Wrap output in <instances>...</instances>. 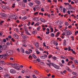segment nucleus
<instances>
[{
  "mask_svg": "<svg viewBox=\"0 0 78 78\" xmlns=\"http://www.w3.org/2000/svg\"><path fill=\"white\" fill-rule=\"evenodd\" d=\"M14 52L12 50H9L6 51V53L8 56H11L13 55Z\"/></svg>",
  "mask_w": 78,
  "mask_h": 78,
  "instance_id": "nucleus-1",
  "label": "nucleus"
},
{
  "mask_svg": "<svg viewBox=\"0 0 78 78\" xmlns=\"http://www.w3.org/2000/svg\"><path fill=\"white\" fill-rule=\"evenodd\" d=\"M7 56V55L6 54H4L2 55H0V58L2 59V58H3L4 59H7V58L6 57Z\"/></svg>",
  "mask_w": 78,
  "mask_h": 78,
  "instance_id": "nucleus-2",
  "label": "nucleus"
},
{
  "mask_svg": "<svg viewBox=\"0 0 78 78\" xmlns=\"http://www.w3.org/2000/svg\"><path fill=\"white\" fill-rule=\"evenodd\" d=\"M52 66L54 67V68H55L56 69H59V68H60V66H58L56 64H55V63H52Z\"/></svg>",
  "mask_w": 78,
  "mask_h": 78,
  "instance_id": "nucleus-3",
  "label": "nucleus"
},
{
  "mask_svg": "<svg viewBox=\"0 0 78 78\" xmlns=\"http://www.w3.org/2000/svg\"><path fill=\"white\" fill-rule=\"evenodd\" d=\"M12 66L15 69V68H16V67H17V66H19V65L17 63L12 64Z\"/></svg>",
  "mask_w": 78,
  "mask_h": 78,
  "instance_id": "nucleus-4",
  "label": "nucleus"
},
{
  "mask_svg": "<svg viewBox=\"0 0 78 78\" xmlns=\"http://www.w3.org/2000/svg\"><path fill=\"white\" fill-rule=\"evenodd\" d=\"M66 33L67 36H70L72 34V32H71V31L69 30H67Z\"/></svg>",
  "mask_w": 78,
  "mask_h": 78,
  "instance_id": "nucleus-5",
  "label": "nucleus"
},
{
  "mask_svg": "<svg viewBox=\"0 0 78 78\" xmlns=\"http://www.w3.org/2000/svg\"><path fill=\"white\" fill-rule=\"evenodd\" d=\"M16 16H15L14 15H11L10 16V18L11 19H16Z\"/></svg>",
  "mask_w": 78,
  "mask_h": 78,
  "instance_id": "nucleus-6",
  "label": "nucleus"
},
{
  "mask_svg": "<svg viewBox=\"0 0 78 78\" xmlns=\"http://www.w3.org/2000/svg\"><path fill=\"white\" fill-rule=\"evenodd\" d=\"M6 49V46H5V45H4L2 46V48L1 50L2 51L5 50Z\"/></svg>",
  "mask_w": 78,
  "mask_h": 78,
  "instance_id": "nucleus-7",
  "label": "nucleus"
},
{
  "mask_svg": "<svg viewBox=\"0 0 78 78\" xmlns=\"http://www.w3.org/2000/svg\"><path fill=\"white\" fill-rule=\"evenodd\" d=\"M69 8H69V9H68V10H69V9H70H70H72V10H73L74 11H75V9L73 8V7L72 6V5L70 4L69 5Z\"/></svg>",
  "mask_w": 78,
  "mask_h": 78,
  "instance_id": "nucleus-8",
  "label": "nucleus"
},
{
  "mask_svg": "<svg viewBox=\"0 0 78 78\" xmlns=\"http://www.w3.org/2000/svg\"><path fill=\"white\" fill-rule=\"evenodd\" d=\"M16 70L15 69H12L10 70V73H16Z\"/></svg>",
  "mask_w": 78,
  "mask_h": 78,
  "instance_id": "nucleus-9",
  "label": "nucleus"
},
{
  "mask_svg": "<svg viewBox=\"0 0 78 78\" xmlns=\"http://www.w3.org/2000/svg\"><path fill=\"white\" fill-rule=\"evenodd\" d=\"M33 20H34V21H37V22L39 21V18H33Z\"/></svg>",
  "mask_w": 78,
  "mask_h": 78,
  "instance_id": "nucleus-10",
  "label": "nucleus"
},
{
  "mask_svg": "<svg viewBox=\"0 0 78 78\" xmlns=\"http://www.w3.org/2000/svg\"><path fill=\"white\" fill-rule=\"evenodd\" d=\"M35 46L37 48H39V44L38 43H37L35 44Z\"/></svg>",
  "mask_w": 78,
  "mask_h": 78,
  "instance_id": "nucleus-11",
  "label": "nucleus"
},
{
  "mask_svg": "<svg viewBox=\"0 0 78 78\" xmlns=\"http://www.w3.org/2000/svg\"><path fill=\"white\" fill-rule=\"evenodd\" d=\"M23 38L24 39H27V38H28V37L26 36V35H23Z\"/></svg>",
  "mask_w": 78,
  "mask_h": 78,
  "instance_id": "nucleus-12",
  "label": "nucleus"
},
{
  "mask_svg": "<svg viewBox=\"0 0 78 78\" xmlns=\"http://www.w3.org/2000/svg\"><path fill=\"white\" fill-rule=\"evenodd\" d=\"M14 38H15V39H18V37H19L18 36L17 34H14Z\"/></svg>",
  "mask_w": 78,
  "mask_h": 78,
  "instance_id": "nucleus-13",
  "label": "nucleus"
},
{
  "mask_svg": "<svg viewBox=\"0 0 78 78\" xmlns=\"http://www.w3.org/2000/svg\"><path fill=\"white\" fill-rule=\"evenodd\" d=\"M66 40H64V41L63 42V45H64V46H66V45H67V44H66Z\"/></svg>",
  "mask_w": 78,
  "mask_h": 78,
  "instance_id": "nucleus-14",
  "label": "nucleus"
},
{
  "mask_svg": "<svg viewBox=\"0 0 78 78\" xmlns=\"http://www.w3.org/2000/svg\"><path fill=\"white\" fill-rule=\"evenodd\" d=\"M3 9H9V8H7V6H5V5H4L3 6H2V7Z\"/></svg>",
  "mask_w": 78,
  "mask_h": 78,
  "instance_id": "nucleus-15",
  "label": "nucleus"
},
{
  "mask_svg": "<svg viewBox=\"0 0 78 78\" xmlns=\"http://www.w3.org/2000/svg\"><path fill=\"white\" fill-rule=\"evenodd\" d=\"M39 24H40V23L39 22H37L34 24V26L36 27V26H39Z\"/></svg>",
  "mask_w": 78,
  "mask_h": 78,
  "instance_id": "nucleus-16",
  "label": "nucleus"
},
{
  "mask_svg": "<svg viewBox=\"0 0 78 78\" xmlns=\"http://www.w3.org/2000/svg\"><path fill=\"white\" fill-rule=\"evenodd\" d=\"M15 69L18 70H20V67L19 66H17L15 68Z\"/></svg>",
  "mask_w": 78,
  "mask_h": 78,
  "instance_id": "nucleus-17",
  "label": "nucleus"
},
{
  "mask_svg": "<svg viewBox=\"0 0 78 78\" xmlns=\"http://www.w3.org/2000/svg\"><path fill=\"white\" fill-rule=\"evenodd\" d=\"M37 31H35L33 32L32 33L33 34H37Z\"/></svg>",
  "mask_w": 78,
  "mask_h": 78,
  "instance_id": "nucleus-18",
  "label": "nucleus"
},
{
  "mask_svg": "<svg viewBox=\"0 0 78 78\" xmlns=\"http://www.w3.org/2000/svg\"><path fill=\"white\" fill-rule=\"evenodd\" d=\"M5 78H9V75L8 74L4 75Z\"/></svg>",
  "mask_w": 78,
  "mask_h": 78,
  "instance_id": "nucleus-19",
  "label": "nucleus"
},
{
  "mask_svg": "<svg viewBox=\"0 0 78 78\" xmlns=\"http://www.w3.org/2000/svg\"><path fill=\"white\" fill-rule=\"evenodd\" d=\"M40 20H41V22H44V19H43V18H40Z\"/></svg>",
  "mask_w": 78,
  "mask_h": 78,
  "instance_id": "nucleus-20",
  "label": "nucleus"
},
{
  "mask_svg": "<svg viewBox=\"0 0 78 78\" xmlns=\"http://www.w3.org/2000/svg\"><path fill=\"white\" fill-rule=\"evenodd\" d=\"M54 44L55 45V46H58V42L56 41H54Z\"/></svg>",
  "mask_w": 78,
  "mask_h": 78,
  "instance_id": "nucleus-21",
  "label": "nucleus"
},
{
  "mask_svg": "<svg viewBox=\"0 0 78 78\" xmlns=\"http://www.w3.org/2000/svg\"><path fill=\"white\" fill-rule=\"evenodd\" d=\"M29 5L30 6H32L33 5V4L32 2H30L29 4Z\"/></svg>",
  "mask_w": 78,
  "mask_h": 78,
  "instance_id": "nucleus-22",
  "label": "nucleus"
},
{
  "mask_svg": "<svg viewBox=\"0 0 78 78\" xmlns=\"http://www.w3.org/2000/svg\"><path fill=\"white\" fill-rule=\"evenodd\" d=\"M27 19V17L25 16L24 17H23L22 18V20H26V19Z\"/></svg>",
  "mask_w": 78,
  "mask_h": 78,
  "instance_id": "nucleus-23",
  "label": "nucleus"
},
{
  "mask_svg": "<svg viewBox=\"0 0 78 78\" xmlns=\"http://www.w3.org/2000/svg\"><path fill=\"white\" fill-rule=\"evenodd\" d=\"M41 58L42 59H45V57L44 56H41Z\"/></svg>",
  "mask_w": 78,
  "mask_h": 78,
  "instance_id": "nucleus-24",
  "label": "nucleus"
},
{
  "mask_svg": "<svg viewBox=\"0 0 78 78\" xmlns=\"http://www.w3.org/2000/svg\"><path fill=\"white\" fill-rule=\"evenodd\" d=\"M36 4L37 5H41V2L39 1H37L36 2Z\"/></svg>",
  "mask_w": 78,
  "mask_h": 78,
  "instance_id": "nucleus-25",
  "label": "nucleus"
},
{
  "mask_svg": "<svg viewBox=\"0 0 78 78\" xmlns=\"http://www.w3.org/2000/svg\"><path fill=\"white\" fill-rule=\"evenodd\" d=\"M74 62H75V64H76V65H78V61H77V60H75L74 61Z\"/></svg>",
  "mask_w": 78,
  "mask_h": 78,
  "instance_id": "nucleus-26",
  "label": "nucleus"
},
{
  "mask_svg": "<svg viewBox=\"0 0 78 78\" xmlns=\"http://www.w3.org/2000/svg\"><path fill=\"white\" fill-rule=\"evenodd\" d=\"M60 34L59 33V32H57V33L55 35V37H57V36H59V34Z\"/></svg>",
  "mask_w": 78,
  "mask_h": 78,
  "instance_id": "nucleus-27",
  "label": "nucleus"
},
{
  "mask_svg": "<svg viewBox=\"0 0 78 78\" xmlns=\"http://www.w3.org/2000/svg\"><path fill=\"white\" fill-rule=\"evenodd\" d=\"M72 74L73 75H75V76H76L77 75V73L75 72H73L72 73Z\"/></svg>",
  "mask_w": 78,
  "mask_h": 78,
  "instance_id": "nucleus-28",
  "label": "nucleus"
},
{
  "mask_svg": "<svg viewBox=\"0 0 78 78\" xmlns=\"http://www.w3.org/2000/svg\"><path fill=\"white\" fill-rule=\"evenodd\" d=\"M66 70H68V71H70V69L69 68L67 67H66Z\"/></svg>",
  "mask_w": 78,
  "mask_h": 78,
  "instance_id": "nucleus-29",
  "label": "nucleus"
},
{
  "mask_svg": "<svg viewBox=\"0 0 78 78\" xmlns=\"http://www.w3.org/2000/svg\"><path fill=\"white\" fill-rule=\"evenodd\" d=\"M34 72L35 73H36V74H39V71H37V70H35Z\"/></svg>",
  "mask_w": 78,
  "mask_h": 78,
  "instance_id": "nucleus-30",
  "label": "nucleus"
},
{
  "mask_svg": "<svg viewBox=\"0 0 78 78\" xmlns=\"http://www.w3.org/2000/svg\"><path fill=\"white\" fill-rule=\"evenodd\" d=\"M66 11V9L65 8H63V12H64V13H65Z\"/></svg>",
  "mask_w": 78,
  "mask_h": 78,
  "instance_id": "nucleus-31",
  "label": "nucleus"
},
{
  "mask_svg": "<svg viewBox=\"0 0 78 78\" xmlns=\"http://www.w3.org/2000/svg\"><path fill=\"white\" fill-rule=\"evenodd\" d=\"M33 57L34 58H35V59H37V57L35 56V55L34 54H33Z\"/></svg>",
  "mask_w": 78,
  "mask_h": 78,
  "instance_id": "nucleus-32",
  "label": "nucleus"
},
{
  "mask_svg": "<svg viewBox=\"0 0 78 78\" xmlns=\"http://www.w3.org/2000/svg\"><path fill=\"white\" fill-rule=\"evenodd\" d=\"M27 44H23V47H27Z\"/></svg>",
  "mask_w": 78,
  "mask_h": 78,
  "instance_id": "nucleus-33",
  "label": "nucleus"
},
{
  "mask_svg": "<svg viewBox=\"0 0 78 78\" xmlns=\"http://www.w3.org/2000/svg\"><path fill=\"white\" fill-rule=\"evenodd\" d=\"M21 51H22L23 53H24V52H25V51L24 50V49H21Z\"/></svg>",
  "mask_w": 78,
  "mask_h": 78,
  "instance_id": "nucleus-34",
  "label": "nucleus"
},
{
  "mask_svg": "<svg viewBox=\"0 0 78 78\" xmlns=\"http://www.w3.org/2000/svg\"><path fill=\"white\" fill-rule=\"evenodd\" d=\"M41 30V27L39 26L38 27V28H37V31H39Z\"/></svg>",
  "mask_w": 78,
  "mask_h": 78,
  "instance_id": "nucleus-35",
  "label": "nucleus"
},
{
  "mask_svg": "<svg viewBox=\"0 0 78 78\" xmlns=\"http://www.w3.org/2000/svg\"><path fill=\"white\" fill-rule=\"evenodd\" d=\"M66 25V26H68L69 25V23H68V22H65V23Z\"/></svg>",
  "mask_w": 78,
  "mask_h": 78,
  "instance_id": "nucleus-36",
  "label": "nucleus"
},
{
  "mask_svg": "<svg viewBox=\"0 0 78 78\" xmlns=\"http://www.w3.org/2000/svg\"><path fill=\"white\" fill-rule=\"evenodd\" d=\"M25 53L26 54H27L28 55H30V52H28V51H25Z\"/></svg>",
  "mask_w": 78,
  "mask_h": 78,
  "instance_id": "nucleus-37",
  "label": "nucleus"
},
{
  "mask_svg": "<svg viewBox=\"0 0 78 78\" xmlns=\"http://www.w3.org/2000/svg\"><path fill=\"white\" fill-rule=\"evenodd\" d=\"M6 21L8 22H9V21H11V19H10L9 18L6 19Z\"/></svg>",
  "mask_w": 78,
  "mask_h": 78,
  "instance_id": "nucleus-38",
  "label": "nucleus"
},
{
  "mask_svg": "<svg viewBox=\"0 0 78 78\" xmlns=\"http://www.w3.org/2000/svg\"><path fill=\"white\" fill-rule=\"evenodd\" d=\"M51 35L52 37H54L55 34H54V33H52L51 34Z\"/></svg>",
  "mask_w": 78,
  "mask_h": 78,
  "instance_id": "nucleus-39",
  "label": "nucleus"
},
{
  "mask_svg": "<svg viewBox=\"0 0 78 78\" xmlns=\"http://www.w3.org/2000/svg\"><path fill=\"white\" fill-rule=\"evenodd\" d=\"M78 34V31L77 30L75 32V33L74 34L75 36H76L77 34Z\"/></svg>",
  "mask_w": 78,
  "mask_h": 78,
  "instance_id": "nucleus-40",
  "label": "nucleus"
},
{
  "mask_svg": "<svg viewBox=\"0 0 78 78\" xmlns=\"http://www.w3.org/2000/svg\"><path fill=\"white\" fill-rule=\"evenodd\" d=\"M26 34H27V35H31V34L28 32V31H27L26 32Z\"/></svg>",
  "mask_w": 78,
  "mask_h": 78,
  "instance_id": "nucleus-41",
  "label": "nucleus"
},
{
  "mask_svg": "<svg viewBox=\"0 0 78 78\" xmlns=\"http://www.w3.org/2000/svg\"><path fill=\"white\" fill-rule=\"evenodd\" d=\"M28 58H31V59L30 58V59L31 60V59H33V57H32L31 55H30L28 57Z\"/></svg>",
  "mask_w": 78,
  "mask_h": 78,
  "instance_id": "nucleus-42",
  "label": "nucleus"
},
{
  "mask_svg": "<svg viewBox=\"0 0 78 78\" xmlns=\"http://www.w3.org/2000/svg\"><path fill=\"white\" fill-rule=\"evenodd\" d=\"M11 40L12 41H13V42H16V40L13 38H12Z\"/></svg>",
  "mask_w": 78,
  "mask_h": 78,
  "instance_id": "nucleus-43",
  "label": "nucleus"
},
{
  "mask_svg": "<svg viewBox=\"0 0 78 78\" xmlns=\"http://www.w3.org/2000/svg\"><path fill=\"white\" fill-rule=\"evenodd\" d=\"M2 16L3 17H6V14H5V13L2 14Z\"/></svg>",
  "mask_w": 78,
  "mask_h": 78,
  "instance_id": "nucleus-44",
  "label": "nucleus"
},
{
  "mask_svg": "<svg viewBox=\"0 0 78 78\" xmlns=\"http://www.w3.org/2000/svg\"><path fill=\"white\" fill-rule=\"evenodd\" d=\"M52 58L53 59H55V60H56V57L55 56L52 57Z\"/></svg>",
  "mask_w": 78,
  "mask_h": 78,
  "instance_id": "nucleus-45",
  "label": "nucleus"
},
{
  "mask_svg": "<svg viewBox=\"0 0 78 78\" xmlns=\"http://www.w3.org/2000/svg\"><path fill=\"white\" fill-rule=\"evenodd\" d=\"M10 59L11 60V61H13V60H14V58L12 57H10Z\"/></svg>",
  "mask_w": 78,
  "mask_h": 78,
  "instance_id": "nucleus-46",
  "label": "nucleus"
},
{
  "mask_svg": "<svg viewBox=\"0 0 78 78\" xmlns=\"http://www.w3.org/2000/svg\"><path fill=\"white\" fill-rule=\"evenodd\" d=\"M5 44V43H4V42L3 41H2L1 42V45H3V44Z\"/></svg>",
  "mask_w": 78,
  "mask_h": 78,
  "instance_id": "nucleus-47",
  "label": "nucleus"
},
{
  "mask_svg": "<svg viewBox=\"0 0 78 78\" xmlns=\"http://www.w3.org/2000/svg\"><path fill=\"white\" fill-rule=\"evenodd\" d=\"M59 64L60 66L61 67H62L63 66H64V65L62 64L61 63H59Z\"/></svg>",
  "mask_w": 78,
  "mask_h": 78,
  "instance_id": "nucleus-48",
  "label": "nucleus"
},
{
  "mask_svg": "<svg viewBox=\"0 0 78 78\" xmlns=\"http://www.w3.org/2000/svg\"><path fill=\"white\" fill-rule=\"evenodd\" d=\"M29 53H32V50L31 49H29Z\"/></svg>",
  "mask_w": 78,
  "mask_h": 78,
  "instance_id": "nucleus-49",
  "label": "nucleus"
},
{
  "mask_svg": "<svg viewBox=\"0 0 78 78\" xmlns=\"http://www.w3.org/2000/svg\"><path fill=\"white\" fill-rule=\"evenodd\" d=\"M3 22H4V21H1V23H0V25H2V23H3Z\"/></svg>",
  "mask_w": 78,
  "mask_h": 78,
  "instance_id": "nucleus-50",
  "label": "nucleus"
},
{
  "mask_svg": "<svg viewBox=\"0 0 78 78\" xmlns=\"http://www.w3.org/2000/svg\"><path fill=\"white\" fill-rule=\"evenodd\" d=\"M36 53H37V55H39V53H40V52H39V51H36Z\"/></svg>",
  "mask_w": 78,
  "mask_h": 78,
  "instance_id": "nucleus-51",
  "label": "nucleus"
},
{
  "mask_svg": "<svg viewBox=\"0 0 78 78\" xmlns=\"http://www.w3.org/2000/svg\"><path fill=\"white\" fill-rule=\"evenodd\" d=\"M8 65H10V66H12V63H9L8 64Z\"/></svg>",
  "mask_w": 78,
  "mask_h": 78,
  "instance_id": "nucleus-52",
  "label": "nucleus"
},
{
  "mask_svg": "<svg viewBox=\"0 0 78 78\" xmlns=\"http://www.w3.org/2000/svg\"><path fill=\"white\" fill-rule=\"evenodd\" d=\"M37 61L38 62H40L41 61V60H40V59L39 58H37Z\"/></svg>",
  "mask_w": 78,
  "mask_h": 78,
  "instance_id": "nucleus-53",
  "label": "nucleus"
},
{
  "mask_svg": "<svg viewBox=\"0 0 78 78\" xmlns=\"http://www.w3.org/2000/svg\"><path fill=\"white\" fill-rule=\"evenodd\" d=\"M3 41H4V42H6V39H4L3 40Z\"/></svg>",
  "mask_w": 78,
  "mask_h": 78,
  "instance_id": "nucleus-54",
  "label": "nucleus"
},
{
  "mask_svg": "<svg viewBox=\"0 0 78 78\" xmlns=\"http://www.w3.org/2000/svg\"><path fill=\"white\" fill-rule=\"evenodd\" d=\"M65 62L64 61V60H62V64H64Z\"/></svg>",
  "mask_w": 78,
  "mask_h": 78,
  "instance_id": "nucleus-55",
  "label": "nucleus"
},
{
  "mask_svg": "<svg viewBox=\"0 0 78 78\" xmlns=\"http://www.w3.org/2000/svg\"><path fill=\"white\" fill-rule=\"evenodd\" d=\"M22 6H23V8H25V4H23L22 5Z\"/></svg>",
  "mask_w": 78,
  "mask_h": 78,
  "instance_id": "nucleus-56",
  "label": "nucleus"
},
{
  "mask_svg": "<svg viewBox=\"0 0 78 78\" xmlns=\"http://www.w3.org/2000/svg\"><path fill=\"white\" fill-rule=\"evenodd\" d=\"M33 77L34 78H37V77H36V76H35L34 75H33Z\"/></svg>",
  "mask_w": 78,
  "mask_h": 78,
  "instance_id": "nucleus-57",
  "label": "nucleus"
},
{
  "mask_svg": "<svg viewBox=\"0 0 78 78\" xmlns=\"http://www.w3.org/2000/svg\"><path fill=\"white\" fill-rule=\"evenodd\" d=\"M7 45H10V43L9 42H7L6 43Z\"/></svg>",
  "mask_w": 78,
  "mask_h": 78,
  "instance_id": "nucleus-58",
  "label": "nucleus"
},
{
  "mask_svg": "<svg viewBox=\"0 0 78 78\" xmlns=\"http://www.w3.org/2000/svg\"><path fill=\"white\" fill-rule=\"evenodd\" d=\"M23 2L24 3H27V0H23Z\"/></svg>",
  "mask_w": 78,
  "mask_h": 78,
  "instance_id": "nucleus-59",
  "label": "nucleus"
},
{
  "mask_svg": "<svg viewBox=\"0 0 78 78\" xmlns=\"http://www.w3.org/2000/svg\"><path fill=\"white\" fill-rule=\"evenodd\" d=\"M8 38H9V39H11V38H12V36H8Z\"/></svg>",
  "mask_w": 78,
  "mask_h": 78,
  "instance_id": "nucleus-60",
  "label": "nucleus"
},
{
  "mask_svg": "<svg viewBox=\"0 0 78 78\" xmlns=\"http://www.w3.org/2000/svg\"><path fill=\"white\" fill-rule=\"evenodd\" d=\"M71 38L72 39V41H74V37L72 36L71 37Z\"/></svg>",
  "mask_w": 78,
  "mask_h": 78,
  "instance_id": "nucleus-61",
  "label": "nucleus"
},
{
  "mask_svg": "<svg viewBox=\"0 0 78 78\" xmlns=\"http://www.w3.org/2000/svg\"><path fill=\"white\" fill-rule=\"evenodd\" d=\"M38 13H39L38 12H37L35 13H34V15H36L37 14H38Z\"/></svg>",
  "mask_w": 78,
  "mask_h": 78,
  "instance_id": "nucleus-62",
  "label": "nucleus"
},
{
  "mask_svg": "<svg viewBox=\"0 0 78 78\" xmlns=\"http://www.w3.org/2000/svg\"><path fill=\"white\" fill-rule=\"evenodd\" d=\"M41 11H42L43 12H44V8H42L41 9Z\"/></svg>",
  "mask_w": 78,
  "mask_h": 78,
  "instance_id": "nucleus-63",
  "label": "nucleus"
},
{
  "mask_svg": "<svg viewBox=\"0 0 78 78\" xmlns=\"http://www.w3.org/2000/svg\"><path fill=\"white\" fill-rule=\"evenodd\" d=\"M43 44L44 46L45 47H46V45H45V43H43Z\"/></svg>",
  "mask_w": 78,
  "mask_h": 78,
  "instance_id": "nucleus-64",
  "label": "nucleus"
}]
</instances>
